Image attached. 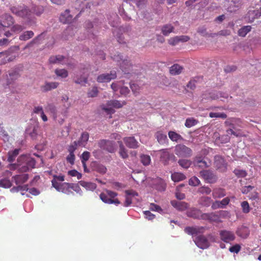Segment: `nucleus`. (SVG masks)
<instances>
[{
  "label": "nucleus",
  "instance_id": "nucleus-1",
  "mask_svg": "<svg viewBox=\"0 0 261 261\" xmlns=\"http://www.w3.org/2000/svg\"><path fill=\"white\" fill-rule=\"evenodd\" d=\"M18 165L21 172H27L35 166V160L27 155H21L17 159Z\"/></svg>",
  "mask_w": 261,
  "mask_h": 261
},
{
  "label": "nucleus",
  "instance_id": "nucleus-2",
  "mask_svg": "<svg viewBox=\"0 0 261 261\" xmlns=\"http://www.w3.org/2000/svg\"><path fill=\"white\" fill-rule=\"evenodd\" d=\"M117 196V193L106 190L105 192L100 194L99 198L105 203L118 205L120 202L117 198H115Z\"/></svg>",
  "mask_w": 261,
  "mask_h": 261
},
{
  "label": "nucleus",
  "instance_id": "nucleus-3",
  "mask_svg": "<svg viewBox=\"0 0 261 261\" xmlns=\"http://www.w3.org/2000/svg\"><path fill=\"white\" fill-rule=\"evenodd\" d=\"M112 58L118 63L123 72L125 73H129V71L132 68V64L130 60L127 58L123 59L122 56L119 54L114 55Z\"/></svg>",
  "mask_w": 261,
  "mask_h": 261
},
{
  "label": "nucleus",
  "instance_id": "nucleus-4",
  "mask_svg": "<svg viewBox=\"0 0 261 261\" xmlns=\"http://www.w3.org/2000/svg\"><path fill=\"white\" fill-rule=\"evenodd\" d=\"M126 104V102L125 101L111 100L108 101L106 105H102V109L108 114H114L115 112L114 109L121 108Z\"/></svg>",
  "mask_w": 261,
  "mask_h": 261
},
{
  "label": "nucleus",
  "instance_id": "nucleus-5",
  "mask_svg": "<svg viewBox=\"0 0 261 261\" xmlns=\"http://www.w3.org/2000/svg\"><path fill=\"white\" fill-rule=\"evenodd\" d=\"M157 154L160 155V161L165 166L169 165L170 161L174 162L176 160L175 156L168 148L157 151Z\"/></svg>",
  "mask_w": 261,
  "mask_h": 261
},
{
  "label": "nucleus",
  "instance_id": "nucleus-6",
  "mask_svg": "<svg viewBox=\"0 0 261 261\" xmlns=\"http://www.w3.org/2000/svg\"><path fill=\"white\" fill-rule=\"evenodd\" d=\"M261 16V0H259L255 5V9L250 10L246 15L245 18L248 22H252L255 19Z\"/></svg>",
  "mask_w": 261,
  "mask_h": 261
},
{
  "label": "nucleus",
  "instance_id": "nucleus-7",
  "mask_svg": "<svg viewBox=\"0 0 261 261\" xmlns=\"http://www.w3.org/2000/svg\"><path fill=\"white\" fill-rule=\"evenodd\" d=\"M174 152L179 158H189L192 155V149L183 144H178L175 146Z\"/></svg>",
  "mask_w": 261,
  "mask_h": 261
},
{
  "label": "nucleus",
  "instance_id": "nucleus-8",
  "mask_svg": "<svg viewBox=\"0 0 261 261\" xmlns=\"http://www.w3.org/2000/svg\"><path fill=\"white\" fill-rule=\"evenodd\" d=\"M11 11L13 14L22 18H27L29 17L31 12V11L29 10L27 7L24 6L12 7L11 8Z\"/></svg>",
  "mask_w": 261,
  "mask_h": 261
},
{
  "label": "nucleus",
  "instance_id": "nucleus-9",
  "mask_svg": "<svg viewBox=\"0 0 261 261\" xmlns=\"http://www.w3.org/2000/svg\"><path fill=\"white\" fill-rule=\"evenodd\" d=\"M214 166L220 172H225L227 169V164L224 159L220 155H216L214 159Z\"/></svg>",
  "mask_w": 261,
  "mask_h": 261
},
{
  "label": "nucleus",
  "instance_id": "nucleus-10",
  "mask_svg": "<svg viewBox=\"0 0 261 261\" xmlns=\"http://www.w3.org/2000/svg\"><path fill=\"white\" fill-rule=\"evenodd\" d=\"M52 186L58 191L69 194V189H70V183L63 182L59 183L56 182L55 180H51Z\"/></svg>",
  "mask_w": 261,
  "mask_h": 261
},
{
  "label": "nucleus",
  "instance_id": "nucleus-11",
  "mask_svg": "<svg viewBox=\"0 0 261 261\" xmlns=\"http://www.w3.org/2000/svg\"><path fill=\"white\" fill-rule=\"evenodd\" d=\"M98 145L100 148L106 150L109 152L112 153L115 151L114 143L112 141L101 140L98 142Z\"/></svg>",
  "mask_w": 261,
  "mask_h": 261
},
{
  "label": "nucleus",
  "instance_id": "nucleus-12",
  "mask_svg": "<svg viewBox=\"0 0 261 261\" xmlns=\"http://www.w3.org/2000/svg\"><path fill=\"white\" fill-rule=\"evenodd\" d=\"M220 236L221 240L227 243L233 241L236 238L233 232L226 230H221Z\"/></svg>",
  "mask_w": 261,
  "mask_h": 261
},
{
  "label": "nucleus",
  "instance_id": "nucleus-13",
  "mask_svg": "<svg viewBox=\"0 0 261 261\" xmlns=\"http://www.w3.org/2000/svg\"><path fill=\"white\" fill-rule=\"evenodd\" d=\"M200 174L208 183H214L217 179V176L210 170L201 171L200 172Z\"/></svg>",
  "mask_w": 261,
  "mask_h": 261
},
{
  "label": "nucleus",
  "instance_id": "nucleus-14",
  "mask_svg": "<svg viewBox=\"0 0 261 261\" xmlns=\"http://www.w3.org/2000/svg\"><path fill=\"white\" fill-rule=\"evenodd\" d=\"M116 73L115 71H111L110 73H103L98 75L97 81L99 83L109 82L116 78Z\"/></svg>",
  "mask_w": 261,
  "mask_h": 261
},
{
  "label": "nucleus",
  "instance_id": "nucleus-15",
  "mask_svg": "<svg viewBox=\"0 0 261 261\" xmlns=\"http://www.w3.org/2000/svg\"><path fill=\"white\" fill-rule=\"evenodd\" d=\"M194 242L199 248L202 249H206L210 246L207 239L203 236H198Z\"/></svg>",
  "mask_w": 261,
  "mask_h": 261
},
{
  "label": "nucleus",
  "instance_id": "nucleus-16",
  "mask_svg": "<svg viewBox=\"0 0 261 261\" xmlns=\"http://www.w3.org/2000/svg\"><path fill=\"white\" fill-rule=\"evenodd\" d=\"M14 22L13 17L8 14L0 16V24L4 27H9Z\"/></svg>",
  "mask_w": 261,
  "mask_h": 261
},
{
  "label": "nucleus",
  "instance_id": "nucleus-17",
  "mask_svg": "<svg viewBox=\"0 0 261 261\" xmlns=\"http://www.w3.org/2000/svg\"><path fill=\"white\" fill-rule=\"evenodd\" d=\"M123 141L127 147L130 148H137L139 147V142L134 137H128L123 138Z\"/></svg>",
  "mask_w": 261,
  "mask_h": 261
},
{
  "label": "nucleus",
  "instance_id": "nucleus-18",
  "mask_svg": "<svg viewBox=\"0 0 261 261\" xmlns=\"http://www.w3.org/2000/svg\"><path fill=\"white\" fill-rule=\"evenodd\" d=\"M205 228L202 226L187 227L185 231L189 234L194 235L204 232Z\"/></svg>",
  "mask_w": 261,
  "mask_h": 261
},
{
  "label": "nucleus",
  "instance_id": "nucleus-19",
  "mask_svg": "<svg viewBox=\"0 0 261 261\" xmlns=\"http://www.w3.org/2000/svg\"><path fill=\"white\" fill-rule=\"evenodd\" d=\"M88 69H86L82 72L83 74L80 75H77L76 77V79L74 80V82L77 84H80L81 85L87 83L88 76Z\"/></svg>",
  "mask_w": 261,
  "mask_h": 261
},
{
  "label": "nucleus",
  "instance_id": "nucleus-20",
  "mask_svg": "<svg viewBox=\"0 0 261 261\" xmlns=\"http://www.w3.org/2000/svg\"><path fill=\"white\" fill-rule=\"evenodd\" d=\"M171 204L177 210L180 211H185L188 207V204L183 201L172 200Z\"/></svg>",
  "mask_w": 261,
  "mask_h": 261
},
{
  "label": "nucleus",
  "instance_id": "nucleus-21",
  "mask_svg": "<svg viewBox=\"0 0 261 261\" xmlns=\"http://www.w3.org/2000/svg\"><path fill=\"white\" fill-rule=\"evenodd\" d=\"M72 19V16L70 14L69 10H66L61 14L60 17V20L63 23H70Z\"/></svg>",
  "mask_w": 261,
  "mask_h": 261
},
{
  "label": "nucleus",
  "instance_id": "nucleus-22",
  "mask_svg": "<svg viewBox=\"0 0 261 261\" xmlns=\"http://www.w3.org/2000/svg\"><path fill=\"white\" fill-rule=\"evenodd\" d=\"M236 233L239 237L246 239L249 236L250 234V230L246 226H242L238 229L236 231Z\"/></svg>",
  "mask_w": 261,
  "mask_h": 261
},
{
  "label": "nucleus",
  "instance_id": "nucleus-23",
  "mask_svg": "<svg viewBox=\"0 0 261 261\" xmlns=\"http://www.w3.org/2000/svg\"><path fill=\"white\" fill-rule=\"evenodd\" d=\"M79 183L87 190L94 191L97 187V185L95 183L91 182H87L84 180H81Z\"/></svg>",
  "mask_w": 261,
  "mask_h": 261
},
{
  "label": "nucleus",
  "instance_id": "nucleus-24",
  "mask_svg": "<svg viewBox=\"0 0 261 261\" xmlns=\"http://www.w3.org/2000/svg\"><path fill=\"white\" fill-rule=\"evenodd\" d=\"M230 2L233 3V6H229L227 8L228 12H233L236 11L241 6V0H230Z\"/></svg>",
  "mask_w": 261,
  "mask_h": 261
},
{
  "label": "nucleus",
  "instance_id": "nucleus-25",
  "mask_svg": "<svg viewBox=\"0 0 261 261\" xmlns=\"http://www.w3.org/2000/svg\"><path fill=\"white\" fill-rule=\"evenodd\" d=\"M28 178V175L26 174L23 175H17L13 177L14 181L17 185L25 182L27 181Z\"/></svg>",
  "mask_w": 261,
  "mask_h": 261
},
{
  "label": "nucleus",
  "instance_id": "nucleus-26",
  "mask_svg": "<svg viewBox=\"0 0 261 261\" xmlns=\"http://www.w3.org/2000/svg\"><path fill=\"white\" fill-rule=\"evenodd\" d=\"M212 202L211 197L205 196L201 197L198 201L199 204L205 207L209 206Z\"/></svg>",
  "mask_w": 261,
  "mask_h": 261
},
{
  "label": "nucleus",
  "instance_id": "nucleus-27",
  "mask_svg": "<svg viewBox=\"0 0 261 261\" xmlns=\"http://www.w3.org/2000/svg\"><path fill=\"white\" fill-rule=\"evenodd\" d=\"M89 137V134L87 132H84L82 134L81 136L77 141L79 143V146L82 147H85L88 141Z\"/></svg>",
  "mask_w": 261,
  "mask_h": 261
},
{
  "label": "nucleus",
  "instance_id": "nucleus-28",
  "mask_svg": "<svg viewBox=\"0 0 261 261\" xmlns=\"http://www.w3.org/2000/svg\"><path fill=\"white\" fill-rule=\"evenodd\" d=\"M118 143L119 146V153L120 156L123 159H127L128 158V155L127 154V151L126 149L125 148L122 141H118Z\"/></svg>",
  "mask_w": 261,
  "mask_h": 261
},
{
  "label": "nucleus",
  "instance_id": "nucleus-29",
  "mask_svg": "<svg viewBox=\"0 0 261 261\" xmlns=\"http://www.w3.org/2000/svg\"><path fill=\"white\" fill-rule=\"evenodd\" d=\"M174 29V27L171 24H166L162 27L161 31L165 36H168Z\"/></svg>",
  "mask_w": 261,
  "mask_h": 261
},
{
  "label": "nucleus",
  "instance_id": "nucleus-30",
  "mask_svg": "<svg viewBox=\"0 0 261 261\" xmlns=\"http://www.w3.org/2000/svg\"><path fill=\"white\" fill-rule=\"evenodd\" d=\"M212 195L214 198H220L224 197L226 195V193L224 189L217 188L214 189Z\"/></svg>",
  "mask_w": 261,
  "mask_h": 261
},
{
  "label": "nucleus",
  "instance_id": "nucleus-31",
  "mask_svg": "<svg viewBox=\"0 0 261 261\" xmlns=\"http://www.w3.org/2000/svg\"><path fill=\"white\" fill-rule=\"evenodd\" d=\"M183 67L178 64H174L170 68V73L172 75H178L181 73Z\"/></svg>",
  "mask_w": 261,
  "mask_h": 261
},
{
  "label": "nucleus",
  "instance_id": "nucleus-32",
  "mask_svg": "<svg viewBox=\"0 0 261 261\" xmlns=\"http://www.w3.org/2000/svg\"><path fill=\"white\" fill-rule=\"evenodd\" d=\"M251 29L252 27L250 25L243 26L238 30V34L240 37H244L251 31Z\"/></svg>",
  "mask_w": 261,
  "mask_h": 261
},
{
  "label": "nucleus",
  "instance_id": "nucleus-33",
  "mask_svg": "<svg viewBox=\"0 0 261 261\" xmlns=\"http://www.w3.org/2000/svg\"><path fill=\"white\" fill-rule=\"evenodd\" d=\"M0 58L2 59V64H5L7 62H11L15 59V56H10L7 53H0Z\"/></svg>",
  "mask_w": 261,
  "mask_h": 261
},
{
  "label": "nucleus",
  "instance_id": "nucleus-34",
  "mask_svg": "<svg viewBox=\"0 0 261 261\" xmlns=\"http://www.w3.org/2000/svg\"><path fill=\"white\" fill-rule=\"evenodd\" d=\"M58 85L59 84L57 82L46 83L41 87V89L42 91L46 92L56 88Z\"/></svg>",
  "mask_w": 261,
  "mask_h": 261
},
{
  "label": "nucleus",
  "instance_id": "nucleus-35",
  "mask_svg": "<svg viewBox=\"0 0 261 261\" xmlns=\"http://www.w3.org/2000/svg\"><path fill=\"white\" fill-rule=\"evenodd\" d=\"M155 137L158 142L161 144L166 143L168 140L166 135L161 132H157L155 134Z\"/></svg>",
  "mask_w": 261,
  "mask_h": 261
},
{
  "label": "nucleus",
  "instance_id": "nucleus-36",
  "mask_svg": "<svg viewBox=\"0 0 261 261\" xmlns=\"http://www.w3.org/2000/svg\"><path fill=\"white\" fill-rule=\"evenodd\" d=\"M34 35V33L32 31H25L19 36V39L22 41H27L32 38Z\"/></svg>",
  "mask_w": 261,
  "mask_h": 261
},
{
  "label": "nucleus",
  "instance_id": "nucleus-37",
  "mask_svg": "<svg viewBox=\"0 0 261 261\" xmlns=\"http://www.w3.org/2000/svg\"><path fill=\"white\" fill-rule=\"evenodd\" d=\"M168 136L172 141L178 142L183 140L182 137L180 135L173 131H169Z\"/></svg>",
  "mask_w": 261,
  "mask_h": 261
},
{
  "label": "nucleus",
  "instance_id": "nucleus-38",
  "mask_svg": "<svg viewBox=\"0 0 261 261\" xmlns=\"http://www.w3.org/2000/svg\"><path fill=\"white\" fill-rule=\"evenodd\" d=\"M194 163L195 166H197L200 168H205L209 166L205 161L199 157H196L194 159Z\"/></svg>",
  "mask_w": 261,
  "mask_h": 261
},
{
  "label": "nucleus",
  "instance_id": "nucleus-39",
  "mask_svg": "<svg viewBox=\"0 0 261 261\" xmlns=\"http://www.w3.org/2000/svg\"><path fill=\"white\" fill-rule=\"evenodd\" d=\"M171 178L174 182H178L186 178L184 174L179 172H175L171 175Z\"/></svg>",
  "mask_w": 261,
  "mask_h": 261
},
{
  "label": "nucleus",
  "instance_id": "nucleus-40",
  "mask_svg": "<svg viewBox=\"0 0 261 261\" xmlns=\"http://www.w3.org/2000/svg\"><path fill=\"white\" fill-rule=\"evenodd\" d=\"M200 211L196 208H192L188 212V216L195 219H199Z\"/></svg>",
  "mask_w": 261,
  "mask_h": 261
},
{
  "label": "nucleus",
  "instance_id": "nucleus-41",
  "mask_svg": "<svg viewBox=\"0 0 261 261\" xmlns=\"http://www.w3.org/2000/svg\"><path fill=\"white\" fill-rule=\"evenodd\" d=\"M64 57L61 55L52 56L49 58V62L51 63L57 64L60 63L63 60Z\"/></svg>",
  "mask_w": 261,
  "mask_h": 261
},
{
  "label": "nucleus",
  "instance_id": "nucleus-42",
  "mask_svg": "<svg viewBox=\"0 0 261 261\" xmlns=\"http://www.w3.org/2000/svg\"><path fill=\"white\" fill-rule=\"evenodd\" d=\"M19 150L16 149L13 151H9L8 152V161L9 162H12L14 161L16 156L18 154Z\"/></svg>",
  "mask_w": 261,
  "mask_h": 261
},
{
  "label": "nucleus",
  "instance_id": "nucleus-43",
  "mask_svg": "<svg viewBox=\"0 0 261 261\" xmlns=\"http://www.w3.org/2000/svg\"><path fill=\"white\" fill-rule=\"evenodd\" d=\"M55 73L58 76L65 78L68 76V72L64 69H57L55 70Z\"/></svg>",
  "mask_w": 261,
  "mask_h": 261
},
{
  "label": "nucleus",
  "instance_id": "nucleus-44",
  "mask_svg": "<svg viewBox=\"0 0 261 261\" xmlns=\"http://www.w3.org/2000/svg\"><path fill=\"white\" fill-rule=\"evenodd\" d=\"M45 110L47 111L50 112L55 118L57 117V111L56 107L54 105L48 104L45 107Z\"/></svg>",
  "mask_w": 261,
  "mask_h": 261
},
{
  "label": "nucleus",
  "instance_id": "nucleus-45",
  "mask_svg": "<svg viewBox=\"0 0 261 261\" xmlns=\"http://www.w3.org/2000/svg\"><path fill=\"white\" fill-rule=\"evenodd\" d=\"M179 165L182 168L187 169L191 165V162L190 160L186 159H181L178 161Z\"/></svg>",
  "mask_w": 261,
  "mask_h": 261
},
{
  "label": "nucleus",
  "instance_id": "nucleus-46",
  "mask_svg": "<svg viewBox=\"0 0 261 261\" xmlns=\"http://www.w3.org/2000/svg\"><path fill=\"white\" fill-rule=\"evenodd\" d=\"M233 172L238 178L245 177L247 174L245 170L239 169H234Z\"/></svg>",
  "mask_w": 261,
  "mask_h": 261
},
{
  "label": "nucleus",
  "instance_id": "nucleus-47",
  "mask_svg": "<svg viewBox=\"0 0 261 261\" xmlns=\"http://www.w3.org/2000/svg\"><path fill=\"white\" fill-rule=\"evenodd\" d=\"M61 101L63 104V106L66 109H69L71 106V103L69 101L68 96L66 95H64L61 97Z\"/></svg>",
  "mask_w": 261,
  "mask_h": 261
},
{
  "label": "nucleus",
  "instance_id": "nucleus-48",
  "mask_svg": "<svg viewBox=\"0 0 261 261\" xmlns=\"http://www.w3.org/2000/svg\"><path fill=\"white\" fill-rule=\"evenodd\" d=\"M141 162L144 166H147L150 164L151 159L149 155L142 154L140 156Z\"/></svg>",
  "mask_w": 261,
  "mask_h": 261
},
{
  "label": "nucleus",
  "instance_id": "nucleus-49",
  "mask_svg": "<svg viewBox=\"0 0 261 261\" xmlns=\"http://www.w3.org/2000/svg\"><path fill=\"white\" fill-rule=\"evenodd\" d=\"M12 184L11 181L7 179L4 178L0 180V187L4 188H9L11 187Z\"/></svg>",
  "mask_w": 261,
  "mask_h": 261
},
{
  "label": "nucleus",
  "instance_id": "nucleus-50",
  "mask_svg": "<svg viewBox=\"0 0 261 261\" xmlns=\"http://www.w3.org/2000/svg\"><path fill=\"white\" fill-rule=\"evenodd\" d=\"M241 206L242 209V212L244 213L247 214L250 212V207L247 201H243L241 204Z\"/></svg>",
  "mask_w": 261,
  "mask_h": 261
},
{
  "label": "nucleus",
  "instance_id": "nucleus-51",
  "mask_svg": "<svg viewBox=\"0 0 261 261\" xmlns=\"http://www.w3.org/2000/svg\"><path fill=\"white\" fill-rule=\"evenodd\" d=\"M214 215L213 213H203L202 214L200 212V214L199 216V219H202L205 220H211L212 219L213 216H214Z\"/></svg>",
  "mask_w": 261,
  "mask_h": 261
},
{
  "label": "nucleus",
  "instance_id": "nucleus-52",
  "mask_svg": "<svg viewBox=\"0 0 261 261\" xmlns=\"http://www.w3.org/2000/svg\"><path fill=\"white\" fill-rule=\"evenodd\" d=\"M211 189L210 188L203 186L198 189L197 192L202 194L208 195L211 193Z\"/></svg>",
  "mask_w": 261,
  "mask_h": 261
},
{
  "label": "nucleus",
  "instance_id": "nucleus-53",
  "mask_svg": "<svg viewBox=\"0 0 261 261\" xmlns=\"http://www.w3.org/2000/svg\"><path fill=\"white\" fill-rule=\"evenodd\" d=\"M123 85H124L123 81H121L113 83L111 84V86L112 89L113 90V91L115 92V91H117L118 89H120L121 86Z\"/></svg>",
  "mask_w": 261,
  "mask_h": 261
},
{
  "label": "nucleus",
  "instance_id": "nucleus-54",
  "mask_svg": "<svg viewBox=\"0 0 261 261\" xmlns=\"http://www.w3.org/2000/svg\"><path fill=\"white\" fill-rule=\"evenodd\" d=\"M211 118H221L225 119L227 117V115L224 113H213L211 112L209 114Z\"/></svg>",
  "mask_w": 261,
  "mask_h": 261
},
{
  "label": "nucleus",
  "instance_id": "nucleus-55",
  "mask_svg": "<svg viewBox=\"0 0 261 261\" xmlns=\"http://www.w3.org/2000/svg\"><path fill=\"white\" fill-rule=\"evenodd\" d=\"M200 184V180L196 176H193L189 180V184L193 186H197Z\"/></svg>",
  "mask_w": 261,
  "mask_h": 261
},
{
  "label": "nucleus",
  "instance_id": "nucleus-56",
  "mask_svg": "<svg viewBox=\"0 0 261 261\" xmlns=\"http://www.w3.org/2000/svg\"><path fill=\"white\" fill-rule=\"evenodd\" d=\"M197 123V121L194 118H188L186 121L185 125L189 128L195 125Z\"/></svg>",
  "mask_w": 261,
  "mask_h": 261
},
{
  "label": "nucleus",
  "instance_id": "nucleus-57",
  "mask_svg": "<svg viewBox=\"0 0 261 261\" xmlns=\"http://www.w3.org/2000/svg\"><path fill=\"white\" fill-rule=\"evenodd\" d=\"M43 34H41L40 35H38L37 37L33 39L29 43L27 44V45L25 47V48L27 47H30L32 46L33 45L36 44L38 42V41L41 39L42 36H43Z\"/></svg>",
  "mask_w": 261,
  "mask_h": 261
},
{
  "label": "nucleus",
  "instance_id": "nucleus-58",
  "mask_svg": "<svg viewBox=\"0 0 261 261\" xmlns=\"http://www.w3.org/2000/svg\"><path fill=\"white\" fill-rule=\"evenodd\" d=\"M197 32L203 36H208V37H214L215 34L213 35H209L207 32L206 29L203 27L199 28L198 29Z\"/></svg>",
  "mask_w": 261,
  "mask_h": 261
},
{
  "label": "nucleus",
  "instance_id": "nucleus-59",
  "mask_svg": "<svg viewBox=\"0 0 261 261\" xmlns=\"http://www.w3.org/2000/svg\"><path fill=\"white\" fill-rule=\"evenodd\" d=\"M130 88L135 96H137L139 94L140 87L138 85L136 84H130Z\"/></svg>",
  "mask_w": 261,
  "mask_h": 261
},
{
  "label": "nucleus",
  "instance_id": "nucleus-60",
  "mask_svg": "<svg viewBox=\"0 0 261 261\" xmlns=\"http://www.w3.org/2000/svg\"><path fill=\"white\" fill-rule=\"evenodd\" d=\"M98 89L96 87H92L88 92V96L89 97H94L97 95Z\"/></svg>",
  "mask_w": 261,
  "mask_h": 261
},
{
  "label": "nucleus",
  "instance_id": "nucleus-61",
  "mask_svg": "<svg viewBox=\"0 0 261 261\" xmlns=\"http://www.w3.org/2000/svg\"><path fill=\"white\" fill-rule=\"evenodd\" d=\"M25 28L24 26L16 24L14 25L12 27L11 31L14 32L19 33L21 32L22 30H23Z\"/></svg>",
  "mask_w": 261,
  "mask_h": 261
},
{
  "label": "nucleus",
  "instance_id": "nucleus-62",
  "mask_svg": "<svg viewBox=\"0 0 261 261\" xmlns=\"http://www.w3.org/2000/svg\"><path fill=\"white\" fill-rule=\"evenodd\" d=\"M77 146H79L77 141H74L69 146L68 148V152L71 153H74Z\"/></svg>",
  "mask_w": 261,
  "mask_h": 261
},
{
  "label": "nucleus",
  "instance_id": "nucleus-63",
  "mask_svg": "<svg viewBox=\"0 0 261 261\" xmlns=\"http://www.w3.org/2000/svg\"><path fill=\"white\" fill-rule=\"evenodd\" d=\"M149 209L151 211H156L159 213H161L163 211L162 209L160 206L156 205L153 203L150 204Z\"/></svg>",
  "mask_w": 261,
  "mask_h": 261
},
{
  "label": "nucleus",
  "instance_id": "nucleus-64",
  "mask_svg": "<svg viewBox=\"0 0 261 261\" xmlns=\"http://www.w3.org/2000/svg\"><path fill=\"white\" fill-rule=\"evenodd\" d=\"M32 12L36 14L39 15H40L43 11V8L41 6H35L33 8Z\"/></svg>",
  "mask_w": 261,
  "mask_h": 261
}]
</instances>
